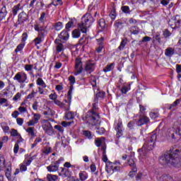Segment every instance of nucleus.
Instances as JSON below:
<instances>
[{"mask_svg": "<svg viewBox=\"0 0 181 181\" xmlns=\"http://www.w3.org/2000/svg\"><path fill=\"white\" fill-rule=\"evenodd\" d=\"M9 134L11 136H13V138H16L18 141V144H21V142H23V139L22 138V136L19 132H18V130L15 129H11L9 132Z\"/></svg>", "mask_w": 181, "mask_h": 181, "instance_id": "nucleus-15", "label": "nucleus"}, {"mask_svg": "<svg viewBox=\"0 0 181 181\" xmlns=\"http://www.w3.org/2000/svg\"><path fill=\"white\" fill-rule=\"evenodd\" d=\"M136 172H138V168H136V167L132 168V170L129 173V176L130 177H134V176L136 175Z\"/></svg>", "mask_w": 181, "mask_h": 181, "instance_id": "nucleus-41", "label": "nucleus"}, {"mask_svg": "<svg viewBox=\"0 0 181 181\" xmlns=\"http://www.w3.org/2000/svg\"><path fill=\"white\" fill-rule=\"evenodd\" d=\"M66 119H73L74 118V112H68L65 115Z\"/></svg>", "mask_w": 181, "mask_h": 181, "instance_id": "nucleus-45", "label": "nucleus"}, {"mask_svg": "<svg viewBox=\"0 0 181 181\" xmlns=\"http://www.w3.org/2000/svg\"><path fill=\"white\" fill-rule=\"evenodd\" d=\"M9 141V136H4L2 137H0V142L4 145V144L8 143Z\"/></svg>", "mask_w": 181, "mask_h": 181, "instance_id": "nucleus-44", "label": "nucleus"}, {"mask_svg": "<svg viewBox=\"0 0 181 181\" xmlns=\"http://www.w3.org/2000/svg\"><path fill=\"white\" fill-rule=\"evenodd\" d=\"M37 86H40L42 88H46L47 86L46 85V83H45V81L42 78H38L36 81Z\"/></svg>", "mask_w": 181, "mask_h": 181, "instance_id": "nucleus-33", "label": "nucleus"}, {"mask_svg": "<svg viewBox=\"0 0 181 181\" xmlns=\"http://www.w3.org/2000/svg\"><path fill=\"white\" fill-rule=\"evenodd\" d=\"M122 119L120 118L115 122V129H122Z\"/></svg>", "mask_w": 181, "mask_h": 181, "instance_id": "nucleus-32", "label": "nucleus"}, {"mask_svg": "<svg viewBox=\"0 0 181 181\" xmlns=\"http://www.w3.org/2000/svg\"><path fill=\"white\" fill-rule=\"evenodd\" d=\"M127 165L130 168H136V164H135V158L134 156H130L127 159Z\"/></svg>", "mask_w": 181, "mask_h": 181, "instance_id": "nucleus-27", "label": "nucleus"}, {"mask_svg": "<svg viewBox=\"0 0 181 181\" xmlns=\"http://www.w3.org/2000/svg\"><path fill=\"white\" fill-rule=\"evenodd\" d=\"M78 176L79 181H86L88 179V173L86 171H80Z\"/></svg>", "mask_w": 181, "mask_h": 181, "instance_id": "nucleus-23", "label": "nucleus"}, {"mask_svg": "<svg viewBox=\"0 0 181 181\" xmlns=\"http://www.w3.org/2000/svg\"><path fill=\"white\" fill-rule=\"evenodd\" d=\"M121 169H122V166H121V162L119 160H116L113 163L107 161L106 163L105 170L110 175H112L115 172H119Z\"/></svg>", "mask_w": 181, "mask_h": 181, "instance_id": "nucleus-6", "label": "nucleus"}, {"mask_svg": "<svg viewBox=\"0 0 181 181\" xmlns=\"http://www.w3.org/2000/svg\"><path fill=\"white\" fill-rule=\"evenodd\" d=\"M13 80H16V81H18L20 84L28 83V74L25 72H18L15 75Z\"/></svg>", "mask_w": 181, "mask_h": 181, "instance_id": "nucleus-10", "label": "nucleus"}, {"mask_svg": "<svg viewBox=\"0 0 181 181\" xmlns=\"http://www.w3.org/2000/svg\"><path fill=\"white\" fill-rule=\"evenodd\" d=\"M59 37L61 40H69V37H70V35L67 31H62Z\"/></svg>", "mask_w": 181, "mask_h": 181, "instance_id": "nucleus-29", "label": "nucleus"}, {"mask_svg": "<svg viewBox=\"0 0 181 181\" xmlns=\"http://www.w3.org/2000/svg\"><path fill=\"white\" fill-rule=\"evenodd\" d=\"M80 32H81L82 33H87V24L86 23L78 24V29L74 30L72 32V37L77 39L81 35Z\"/></svg>", "mask_w": 181, "mask_h": 181, "instance_id": "nucleus-8", "label": "nucleus"}, {"mask_svg": "<svg viewBox=\"0 0 181 181\" xmlns=\"http://www.w3.org/2000/svg\"><path fill=\"white\" fill-rule=\"evenodd\" d=\"M114 66H115V63H112L107 66L103 69V71L105 73H108V71H111L114 69Z\"/></svg>", "mask_w": 181, "mask_h": 181, "instance_id": "nucleus-37", "label": "nucleus"}, {"mask_svg": "<svg viewBox=\"0 0 181 181\" xmlns=\"http://www.w3.org/2000/svg\"><path fill=\"white\" fill-rule=\"evenodd\" d=\"M168 139L176 141L181 139V123L176 122L173 127L168 129L166 133Z\"/></svg>", "mask_w": 181, "mask_h": 181, "instance_id": "nucleus-3", "label": "nucleus"}, {"mask_svg": "<svg viewBox=\"0 0 181 181\" xmlns=\"http://www.w3.org/2000/svg\"><path fill=\"white\" fill-rule=\"evenodd\" d=\"M21 143H18V141H17V143L15 144L14 145V148H13V153H18V152H19V144Z\"/></svg>", "mask_w": 181, "mask_h": 181, "instance_id": "nucleus-53", "label": "nucleus"}, {"mask_svg": "<svg viewBox=\"0 0 181 181\" xmlns=\"http://www.w3.org/2000/svg\"><path fill=\"white\" fill-rule=\"evenodd\" d=\"M179 149L172 147L168 151L165 152L159 158V163L163 166L165 165H171L174 168L180 169L181 168V162L179 160Z\"/></svg>", "mask_w": 181, "mask_h": 181, "instance_id": "nucleus-1", "label": "nucleus"}, {"mask_svg": "<svg viewBox=\"0 0 181 181\" xmlns=\"http://www.w3.org/2000/svg\"><path fill=\"white\" fill-rule=\"evenodd\" d=\"M33 68V65L25 64V71H30Z\"/></svg>", "mask_w": 181, "mask_h": 181, "instance_id": "nucleus-62", "label": "nucleus"}, {"mask_svg": "<svg viewBox=\"0 0 181 181\" xmlns=\"http://www.w3.org/2000/svg\"><path fill=\"white\" fill-rule=\"evenodd\" d=\"M95 69V62L93 61H88L86 62L85 70L88 71V73H92L93 70Z\"/></svg>", "mask_w": 181, "mask_h": 181, "instance_id": "nucleus-18", "label": "nucleus"}, {"mask_svg": "<svg viewBox=\"0 0 181 181\" xmlns=\"http://www.w3.org/2000/svg\"><path fill=\"white\" fill-rule=\"evenodd\" d=\"M49 100H52V101H55L57 100V94L54 90H52V93L49 95Z\"/></svg>", "mask_w": 181, "mask_h": 181, "instance_id": "nucleus-39", "label": "nucleus"}, {"mask_svg": "<svg viewBox=\"0 0 181 181\" xmlns=\"http://www.w3.org/2000/svg\"><path fill=\"white\" fill-rule=\"evenodd\" d=\"M36 94H37V92L33 90L31 93L27 96V100H33L35 98V95H36Z\"/></svg>", "mask_w": 181, "mask_h": 181, "instance_id": "nucleus-46", "label": "nucleus"}, {"mask_svg": "<svg viewBox=\"0 0 181 181\" xmlns=\"http://www.w3.org/2000/svg\"><path fill=\"white\" fill-rule=\"evenodd\" d=\"M18 111H19V112H21V114H23V113L28 112V109H26V107H25L20 106V107H18Z\"/></svg>", "mask_w": 181, "mask_h": 181, "instance_id": "nucleus-59", "label": "nucleus"}, {"mask_svg": "<svg viewBox=\"0 0 181 181\" xmlns=\"http://www.w3.org/2000/svg\"><path fill=\"white\" fill-rule=\"evenodd\" d=\"M33 161V157H27L23 162L19 165L20 168H16L14 175H19L21 172H26L28 170V166H30V163Z\"/></svg>", "mask_w": 181, "mask_h": 181, "instance_id": "nucleus-7", "label": "nucleus"}, {"mask_svg": "<svg viewBox=\"0 0 181 181\" xmlns=\"http://www.w3.org/2000/svg\"><path fill=\"white\" fill-rule=\"evenodd\" d=\"M12 163L11 162L7 163V165H6V177H7L8 180L12 181Z\"/></svg>", "mask_w": 181, "mask_h": 181, "instance_id": "nucleus-17", "label": "nucleus"}, {"mask_svg": "<svg viewBox=\"0 0 181 181\" xmlns=\"http://www.w3.org/2000/svg\"><path fill=\"white\" fill-rule=\"evenodd\" d=\"M83 62H81V58H76L75 60L74 74L78 76L83 73Z\"/></svg>", "mask_w": 181, "mask_h": 181, "instance_id": "nucleus-9", "label": "nucleus"}, {"mask_svg": "<svg viewBox=\"0 0 181 181\" xmlns=\"http://www.w3.org/2000/svg\"><path fill=\"white\" fill-rule=\"evenodd\" d=\"M160 180L162 181H169V180H172V177H168L166 175H163L160 177Z\"/></svg>", "mask_w": 181, "mask_h": 181, "instance_id": "nucleus-48", "label": "nucleus"}, {"mask_svg": "<svg viewBox=\"0 0 181 181\" xmlns=\"http://www.w3.org/2000/svg\"><path fill=\"white\" fill-rule=\"evenodd\" d=\"M55 43L57 45V52L60 53L64 50V45L62 43V40L56 39Z\"/></svg>", "mask_w": 181, "mask_h": 181, "instance_id": "nucleus-20", "label": "nucleus"}, {"mask_svg": "<svg viewBox=\"0 0 181 181\" xmlns=\"http://www.w3.org/2000/svg\"><path fill=\"white\" fill-rule=\"evenodd\" d=\"M60 160H64V158H60L57 161L51 163L47 167L48 172H57L59 170V165L60 164Z\"/></svg>", "mask_w": 181, "mask_h": 181, "instance_id": "nucleus-14", "label": "nucleus"}, {"mask_svg": "<svg viewBox=\"0 0 181 181\" xmlns=\"http://www.w3.org/2000/svg\"><path fill=\"white\" fill-rule=\"evenodd\" d=\"M33 117L27 122L28 127H35L40 120V114L32 113Z\"/></svg>", "mask_w": 181, "mask_h": 181, "instance_id": "nucleus-13", "label": "nucleus"}, {"mask_svg": "<svg viewBox=\"0 0 181 181\" xmlns=\"http://www.w3.org/2000/svg\"><path fill=\"white\" fill-rule=\"evenodd\" d=\"M81 23H94V18L89 13H86L81 18Z\"/></svg>", "mask_w": 181, "mask_h": 181, "instance_id": "nucleus-16", "label": "nucleus"}, {"mask_svg": "<svg viewBox=\"0 0 181 181\" xmlns=\"http://www.w3.org/2000/svg\"><path fill=\"white\" fill-rule=\"evenodd\" d=\"M115 131L117 132V134H116L117 138H121V136H122L123 135L122 129H115Z\"/></svg>", "mask_w": 181, "mask_h": 181, "instance_id": "nucleus-56", "label": "nucleus"}, {"mask_svg": "<svg viewBox=\"0 0 181 181\" xmlns=\"http://www.w3.org/2000/svg\"><path fill=\"white\" fill-rule=\"evenodd\" d=\"M128 42V40L127 39H122V42L120 43V45L119 46L118 49L119 50H122L124 49V47H125V46H127V42Z\"/></svg>", "mask_w": 181, "mask_h": 181, "instance_id": "nucleus-38", "label": "nucleus"}, {"mask_svg": "<svg viewBox=\"0 0 181 181\" xmlns=\"http://www.w3.org/2000/svg\"><path fill=\"white\" fill-rule=\"evenodd\" d=\"M47 178L48 181H56L57 180V175L49 174L47 175Z\"/></svg>", "mask_w": 181, "mask_h": 181, "instance_id": "nucleus-42", "label": "nucleus"}, {"mask_svg": "<svg viewBox=\"0 0 181 181\" xmlns=\"http://www.w3.org/2000/svg\"><path fill=\"white\" fill-rule=\"evenodd\" d=\"M71 94H73V88H70L67 94L68 100L65 99L62 102L57 99L54 100V104L59 107V108H62V110L69 111V110H70V105H71Z\"/></svg>", "mask_w": 181, "mask_h": 181, "instance_id": "nucleus-4", "label": "nucleus"}, {"mask_svg": "<svg viewBox=\"0 0 181 181\" xmlns=\"http://www.w3.org/2000/svg\"><path fill=\"white\" fill-rule=\"evenodd\" d=\"M59 175L63 176V177H69L71 175V172L67 168H62V173Z\"/></svg>", "mask_w": 181, "mask_h": 181, "instance_id": "nucleus-34", "label": "nucleus"}, {"mask_svg": "<svg viewBox=\"0 0 181 181\" xmlns=\"http://www.w3.org/2000/svg\"><path fill=\"white\" fill-rule=\"evenodd\" d=\"M157 138L156 132H153L146 139L143 147L139 149L140 160H142L146 156V151H152L155 148Z\"/></svg>", "mask_w": 181, "mask_h": 181, "instance_id": "nucleus-2", "label": "nucleus"}, {"mask_svg": "<svg viewBox=\"0 0 181 181\" xmlns=\"http://www.w3.org/2000/svg\"><path fill=\"white\" fill-rule=\"evenodd\" d=\"M7 164L5 163V158L3 156L0 157V169L2 168H6Z\"/></svg>", "mask_w": 181, "mask_h": 181, "instance_id": "nucleus-43", "label": "nucleus"}, {"mask_svg": "<svg viewBox=\"0 0 181 181\" xmlns=\"http://www.w3.org/2000/svg\"><path fill=\"white\" fill-rule=\"evenodd\" d=\"M22 97V94L21 93H17L16 95L13 98V101H18Z\"/></svg>", "mask_w": 181, "mask_h": 181, "instance_id": "nucleus-57", "label": "nucleus"}, {"mask_svg": "<svg viewBox=\"0 0 181 181\" xmlns=\"http://www.w3.org/2000/svg\"><path fill=\"white\" fill-rule=\"evenodd\" d=\"M23 47H25V43L22 42L16 47L15 52L16 53H19V52H22V50H23Z\"/></svg>", "mask_w": 181, "mask_h": 181, "instance_id": "nucleus-40", "label": "nucleus"}, {"mask_svg": "<svg viewBox=\"0 0 181 181\" xmlns=\"http://www.w3.org/2000/svg\"><path fill=\"white\" fill-rule=\"evenodd\" d=\"M24 119L23 118H21V117H18L16 119V123H17V125H19V127H22L23 125V122H24Z\"/></svg>", "mask_w": 181, "mask_h": 181, "instance_id": "nucleus-49", "label": "nucleus"}, {"mask_svg": "<svg viewBox=\"0 0 181 181\" xmlns=\"http://www.w3.org/2000/svg\"><path fill=\"white\" fill-rule=\"evenodd\" d=\"M42 129L47 135H53V127L48 120H44L42 123Z\"/></svg>", "mask_w": 181, "mask_h": 181, "instance_id": "nucleus-12", "label": "nucleus"}, {"mask_svg": "<svg viewBox=\"0 0 181 181\" xmlns=\"http://www.w3.org/2000/svg\"><path fill=\"white\" fill-rule=\"evenodd\" d=\"M122 12H124V13H129V6H123L121 8Z\"/></svg>", "mask_w": 181, "mask_h": 181, "instance_id": "nucleus-51", "label": "nucleus"}, {"mask_svg": "<svg viewBox=\"0 0 181 181\" xmlns=\"http://www.w3.org/2000/svg\"><path fill=\"white\" fill-rule=\"evenodd\" d=\"M83 135L86 136L88 139H91L93 136L91 135V132L90 131H83Z\"/></svg>", "mask_w": 181, "mask_h": 181, "instance_id": "nucleus-50", "label": "nucleus"}, {"mask_svg": "<svg viewBox=\"0 0 181 181\" xmlns=\"http://www.w3.org/2000/svg\"><path fill=\"white\" fill-rule=\"evenodd\" d=\"M29 127L25 129V132L28 134L32 138H35L36 136V134H35V127L28 126Z\"/></svg>", "mask_w": 181, "mask_h": 181, "instance_id": "nucleus-30", "label": "nucleus"}, {"mask_svg": "<svg viewBox=\"0 0 181 181\" xmlns=\"http://www.w3.org/2000/svg\"><path fill=\"white\" fill-rule=\"evenodd\" d=\"M105 141V138L104 137H100L95 140V144L96 146L100 147L101 146V144H103V141Z\"/></svg>", "mask_w": 181, "mask_h": 181, "instance_id": "nucleus-36", "label": "nucleus"}, {"mask_svg": "<svg viewBox=\"0 0 181 181\" xmlns=\"http://www.w3.org/2000/svg\"><path fill=\"white\" fill-rule=\"evenodd\" d=\"M54 129H57V131H59V132H64V129H63V127H62L60 125H55Z\"/></svg>", "mask_w": 181, "mask_h": 181, "instance_id": "nucleus-63", "label": "nucleus"}, {"mask_svg": "<svg viewBox=\"0 0 181 181\" xmlns=\"http://www.w3.org/2000/svg\"><path fill=\"white\" fill-rule=\"evenodd\" d=\"M129 90H131V86L129 85L123 86L121 88L122 94H127V93H128Z\"/></svg>", "mask_w": 181, "mask_h": 181, "instance_id": "nucleus-35", "label": "nucleus"}, {"mask_svg": "<svg viewBox=\"0 0 181 181\" xmlns=\"http://www.w3.org/2000/svg\"><path fill=\"white\" fill-rule=\"evenodd\" d=\"M100 119H98V122H99V125L97 124H94V121L90 119H88V124L89 125H91L94 129H96V132L98 134V135H103V134L105 132V129L103 127H100V122L99 120Z\"/></svg>", "mask_w": 181, "mask_h": 181, "instance_id": "nucleus-11", "label": "nucleus"}, {"mask_svg": "<svg viewBox=\"0 0 181 181\" xmlns=\"http://www.w3.org/2000/svg\"><path fill=\"white\" fill-rule=\"evenodd\" d=\"M19 114H20L18 110H16L12 112L11 117L13 118H16V119H17V118H18V117H19Z\"/></svg>", "mask_w": 181, "mask_h": 181, "instance_id": "nucleus-61", "label": "nucleus"}, {"mask_svg": "<svg viewBox=\"0 0 181 181\" xmlns=\"http://www.w3.org/2000/svg\"><path fill=\"white\" fill-rule=\"evenodd\" d=\"M110 16L111 19H112V21H114V19H115V18L117 16V15L115 14V8L112 9Z\"/></svg>", "mask_w": 181, "mask_h": 181, "instance_id": "nucleus-55", "label": "nucleus"}, {"mask_svg": "<svg viewBox=\"0 0 181 181\" xmlns=\"http://www.w3.org/2000/svg\"><path fill=\"white\" fill-rule=\"evenodd\" d=\"M150 117H151V118H153V119L158 118L159 117V113L155 112H151L150 113Z\"/></svg>", "mask_w": 181, "mask_h": 181, "instance_id": "nucleus-58", "label": "nucleus"}, {"mask_svg": "<svg viewBox=\"0 0 181 181\" xmlns=\"http://www.w3.org/2000/svg\"><path fill=\"white\" fill-rule=\"evenodd\" d=\"M176 71L177 74H181V64L176 65Z\"/></svg>", "mask_w": 181, "mask_h": 181, "instance_id": "nucleus-64", "label": "nucleus"}, {"mask_svg": "<svg viewBox=\"0 0 181 181\" xmlns=\"http://www.w3.org/2000/svg\"><path fill=\"white\" fill-rule=\"evenodd\" d=\"M26 40H28V33H23V35H22V40H21V42H22L23 43H25V42H26Z\"/></svg>", "mask_w": 181, "mask_h": 181, "instance_id": "nucleus-60", "label": "nucleus"}, {"mask_svg": "<svg viewBox=\"0 0 181 181\" xmlns=\"http://www.w3.org/2000/svg\"><path fill=\"white\" fill-rule=\"evenodd\" d=\"M96 110H98V100L95 99L94 103H93V110L88 112V119H91L94 123H92L93 125H100L98 119H100V116L95 112Z\"/></svg>", "mask_w": 181, "mask_h": 181, "instance_id": "nucleus-5", "label": "nucleus"}, {"mask_svg": "<svg viewBox=\"0 0 181 181\" xmlns=\"http://www.w3.org/2000/svg\"><path fill=\"white\" fill-rule=\"evenodd\" d=\"M103 155H102V160L107 163L108 162V158L107 157V147H102Z\"/></svg>", "mask_w": 181, "mask_h": 181, "instance_id": "nucleus-31", "label": "nucleus"}, {"mask_svg": "<svg viewBox=\"0 0 181 181\" xmlns=\"http://www.w3.org/2000/svg\"><path fill=\"white\" fill-rule=\"evenodd\" d=\"M23 9V6H22L21 4H18L13 7L12 14L13 15V16H16L18 15V12L22 11Z\"/></svg>", "mask_w": 181, "mask_h": 181, "instance_id": "nucleus-22", "label": "nucleus"}, {"mask_svg": "<svg viewBox=\"0 0 181 181\" xmlns=\"http://www.w3.org/2000/svg\"><path fill=\"white\" fill-rule=\"evenodd\" d=\"M46 30V25H43V24H37L35 25V30L39 32L40 33H45V30Z\"/></svg>", "mask_w": 181, "mask_h": 181, "instance_id": "nucleus-25", "label": "nucleus"}, {"mask_svg": "<svg viewBox=\"0 0 181 181\" xmlns=\"http://www.w3.org/2000/svg\"><path fill=\"white\" fill-rule=\"evenodd\" d=\"M103 40L104 37H100L99 40H98V42H99V46L95 49L97 53H101V52H103V49H104V43L103 42Z\"/></svg>", "mask_w": 181, "mask_h": 181, "instance_id": "nucleus-24", "label": "nucleus"}, {"mask_svg": "<svg viewBox=\"0 0 181 181\" xmlns=\"http://www.w3.org/2000/svg\"><path fill=\"white\" fill-rule=\"evenodd\" d=\"M175 54V49L173 47H168L165 50L166 57H172Z\"/></svg>", "mask_w": 181, "mask_h": 181, "instance_id": "nucleus-26", "label": "nucleus"}, {"mask_svg": "<svg viewBox=\"0 0 181 181\" xmlns=\"http://www.w3.org/2000/svg\"><path fill=\"white\" fill-rule=\"evenodd\" d=\"M127 127L129 129H134V127H135V120L130 121L128 123Z\"/></svg>", "mask_w": 181, "mask_h": 181, "instance_id": "nucleus-52", "label": "nucleus"}, {"mask_svg": "<svg viewBox=\"0 0 181 181\" xmlns=\"http://www.w3.org/2000/svg\"><path fill=\"white\" fill-rule=\"evenodd\" d=\"M1 127L3 130V132L4 134H9L10 131H11V128H9V126L8 125V123L6 122H2L1 124Z\"/></svg>", "mask_w": 181, "mask_h": 181, "instance_id": "nucleus-28", "label": "nucleus"}, {"mask_svg": "<svg viewBox=\"0 0 181 181\" xmlns=\"http://www.w3.org/2000/svg\"><path fill=\"white\" fill-rule=\"evenodd\" d=\"M18 21L20 23H23V22H28V14H26V13H25V12H21L18 15Z\"/></svg>", "mask_w": 181, "mask_h": 181, "instance_id": "nucleus-21", "label": "nucleus"}, {"mask_svg": "<svg viewBox=\"0 0 181 181\" xmlns=\"http://www.w3.org/2000/svg\"><path fill=\"white\" fill-rule=\"evenodd\" d=\"M69 81L71 86H74V84H76V77H74L71 75L69 76Z\"/></svg>", "mask_w": 181, "mask_h": 181, "instance_id": "nucleus-47", "label": "nucleus"}, {"mask_svg": "<svg viewBox=\"0 0 181 181\" xmlns=\"http://www.w3.org/2000/svg\"><path fill=\"white\" fill-rule=\"evenodd\" d=\"M54 29H56V30H62V29L63 28V24L57 23V24H54Z\"/></svg>", "mask_w": 181, "mask_h": 181, "instance_id": "nucleus-54", "label": "nucleus"}, {"mask_svg": "<svg viewBox=\"0 0 181 181\" xmlns=\"http://www.w3.org/2000/svg\"><path fill=\"white\" fill-rule=\"evenodd\" d=\"M149 122V118L145 116H140L139 120L136 122V125L138 127H141V125H145V124H148Z\"/></svg>", "mask_w": 181, "mask_h": 181, "instance_id": "nucleus-19", "label": "nucleus"}]
</instances>
